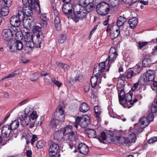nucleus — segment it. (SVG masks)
Instances as JSON below:
<instances>
[{"instance_id":"f257e3e1","label":"nucleus","mask_w":157,"mask_h":157,"mask_svg":"<svg viewBox=\"0 0 157 157\" xmlns=\"http://www.w3.org/2000/svg\"><path fill=\"white\" fill-rule=\"evenodd\" d=\"M120 91V93H118L119 101L120 104L124 107L130 108L135 102L137 101V99L136 98L133 100H132L133 94L131 92L125 94L123 87L122 89H121Z\"/></svg>"},{"instance_id":"f03ea898","label":"nucleus","mask_w":157,"mask_h":157,"mask_svg":"<svg viewBox=\"0 0 157 157\" xmlns=\"http://www.w3.org/2000/svg\"><path fill=\"white\" fill-rule=\"evenodd\" d=\"M87 14L85 7L76 5L73 8V15H72V19L76 22L78 21L80 19L86 17Z\"/></svg>"},{"instance_id":"7ed1b4c3","label":"nucleus","mask_w":157,"mask_h":157,"mask_svg":"<svg viewBox=\"0 0 157 157\" xmlns=\"http://www.w3.org/2000/svg\"><path fill=\"white\" fill-rule=\"evenodd\" d=\"M23 35L24 36L25 42L28 43L27 44L28 47L29 48L35 47L37 48L41 47V41H39V40H34L33 35L31 32H25L24 34H23Z\"/></svg>"},{"instance_id":"20e7f679","label":"nucleus","mask_w":157,"mask_h":157,"mask_svg":"<svg viewBox=\"0 0 157 157\" xmlns=\"http://www.w3.org/2000/svg\"><path fill=\"white\" fill-rule=\"evenodd\" d=\"M155 76V70H149L147 71L146 73H144L141 75L139 82L141 84H144L148 82L153 81Z\"/></svg>"},{"instance_id":"39448f33","label":"nucleus","mask_w":157,"mask_h":157,"mask_svg":"<svg viewBox=\"0 0 157 157\" xmlns=\"http://www.w3.org/2000/svg\"><path fill=\"white\" fill-rule=\"evenodd\" d=\"M24 17V15L21 10H19L17 15L12 16L10 18V24L14 27H18L21 22H22Z\"/></svg>"},{"instance_id":"423d86ee","label":"nucleus","mask_w":157,"mask_h":157,"mask_svg":"<svg viewBox=\"0 0 157 157\" xmlns=\"http://www.w3.org/2000/svg\"><path fill=\"white\" fill-rule=\"evenodd\" d=\"M96 9L97 12L99 14L105 15L109 12V8L107 3L102 2L97 5Z\"/></svg>"},{"instance_id":"0eeeda50","label":"nucleus","mask_w":157,"mask_h":157,"mask_svg":"<svg viewBox=\"0 0 157 157\" xmlns=\"http://www.w3.org/2000/svg\"><path fill=\"white\" fill-rule=\"evenodd\" d=\"M54 116L56 120L61 121H63L65 117L64 107L61 106H59L55 112Z\"/></svg>"},{"instance_id":"6e6552de","label":"nucleus","mask_w":157,"mask_h":157,"mask_svg":"<svg viewBox=\"0 0 157 157\" xmlns=\"http://www.w3.org/2000/svg\"><path fill=\"white\" fill-rule=\"evenodd\" d=\"M72 5L71 3H64L62 7V11L67 15V17L72 19L73 12H72Z\"/></svg>"},{"instance_id":"1a4fd4ad","label":"nucleus","mask_w":157,"mask_h":157,"mask_svg":"<svg viewBox=\"0 0 157 157\" xmlns=\"http://www.w3.org/2000/svg\"><path fill=\"white\" fill-rule=\"evenodd\" d=\"M33 27L32 29L33 33V35L34 37V39L39 40V41H43V40H42V37L43 38V36L42 35H40V33H41L40 32L41 30V27L36 25L33 26Z\"/></svg>"},{"instance_id":"9d476101","label":"nucleus","mask_w":157,"mask_h":157,"mask_svg":"<svg viewBox=\"0 0 157 157\" xmlns=\"http://www.w3.org/2000/svg\"><path fill=\"white\" fill-rule=\"evenodd\" d=\"M12 31L10 29H5L3 30L2 36V39L6 41H10L12 38Z\"/></svg>"},{"instance_id":"9b49d317","label":"nucleus","mask_w":157,"mask_h":157,"mask_svg":"<svg viewBox=\"0 0 157 157\" xmlns=\"http://www.w3.org/2000/svg\"><path fill=\"white\" fill-rule=\"evenodd\" d=\"M86 117L85 116L82 117H77V121H78V122H80L79 125L83 128H86L90 124L89 117L87 116Z\"/></svg>"},{"instance_id":"f8f14e48","label":"nucleus","mask_w":157,"mask_h":157,"mask_svg":"<svg viewBox=\"0 0 157 157\" xmlns=\"http://www.w3.org/2000/svg\"><path fill=\"white\" fill-rule=\"evenodd\" d=\"M59 151V147L58 144L53 143L50 146L49 149V153L50 155L55 156Z\"/></svg>"},{"instance_id":"ddd939ff","label":"nucleus","mask_w":157,"mask_h":157,"mask_svg":"<svg viewBox=\"0 0 157 157\" xmlns=\"http://www.w3.org/2000/svg\"><path fill=\"white\" fill-rule=\"evenodd\" d=\"M26 19H25V17H23L22 22L24 26L31 28L34 25L35 22L34 18L31 16H27Z\"/></svg>"},{"instance_id":"4468645a","label":"nucleus","mask_w":157,"mask_h":157,"mask_svg":"<svg viewBox=\"0 0 157 157\" xmlns=\"http://www.w3.org/2000/svg\"><path fill=\"white\" fill-rule=\"evenodd\" d=\"M100 74L96 73L94 76H93L90 78V83L92 87L94 88L101 82L100 81Z\"/></svg>"},{"instance_id":"2eb2a0df","label":"nucleus","mask_w":157,"mask_h":157,"mask_svg":"<svg viewBox=\"0 0 157 157\" xmlns=\"http://www.w3.org/2000/svg\"><path fill=\"white\" fill-rule=\"evenodd\" d=\"M24 6L22 7V11L24 16L25 14L27 16H31L33 14L32 7L27 4H23Z\"/></svg>"},{"instance_id":"dca6fc26","label":"nucleus","mask_w":157,"mask_h":157,"mask_svg":"<svg viewBox=\"0 0 157 157\" xmlns=\"http://www.w3.org/2000/svg\"><path fill=\"white\" fill-rule=\"evenodd\" d=\"M12 129L10 128V125L6 124L4 125L1 130V132L3 137L7 138L8 137L11 132Z\"/></svg>"},{"instance_id":"f3484780","label":"nucleus","mask_w":157,"mask_h":157,"mask_svg":"<svg viewBox=\"0 0 157 157\" xmlns=\"http://www.w3.org/2000/svg\"><path fill=\"white\" fill-rule=\"evenodd\" d=\"M22 2L23 4H27L29 5L30 4L33 6L34 7H38L39 10L37 13H39L40 12V5L38 0H23Z\"/></svg>"},{"instance_id":"a211bd4d","label":"nucleus","mask_w":157,"mask_h":157,"mask_svg":"<svg viewBox=\"0 0 157 157\" xmlns=\"http://www.w3.org/2000/svg\"><path fill=\"white\" fill-rule=\"evenodd\" d=\"M37 117V113L35 111H33V113L30 114V117H24L23 118L22 116L21 118V117H20V120L21 121V124L22 125H25V124L24 123V122H26L25 121V119L28 120V121L29 122V120H30V118L33 120H34L35 119H36Z\"/></svg>"},{"instance_id":"6ab92c4d","label":"nucleus","mask_w":157,"mask_h":157,"mask_svg":"<svg viewBox=\"0 0 157 157\" xmlns=\"http://www.w3.org/2000/svg\"><path fill=\"white\" fill-rule=\"evenodd\" d=\"M117 53L114 54H109V57L106 59V63L107 64V66H108L109 68L106 70L107 71H108L109 69V67L110 66V63L114 62L117 56Z\"/></svg>"},{"instance_id":"aec40b11","label":"nucleus","mask_w":157,"mask_h":157,"mask_svg":"<svg viewBox=\"0 0 157 157\" xmlns=\"http://www.w3.org/2000/svg\"><path fill=\"white\" fill-rule=\"evenodd\" d=\"M78 149L80 153L84 155H87L89 151L88 146L83 143H81L79 144Z\"/></svg>"},{"instance_id":"412c9836","label":"nucleus","mask_w":157,"mask_h":157,"mask_svg":"<svg viewBox=\"0 0 157 157\" xmlns=\"http://www.w3.org/2000/svg\"><path fill=\"white\" fill-rule=\"evenodd\" d=\"M116 141L118 144L126 146H130L128 144V141L127 138H125L122 136H116Z\"/></svg>"},{"instance_id":"4be33fe9","label":"nucleus","mask_w":157,"mask_h":157,"mask_svg":"<svg viewBox=\"0 0 157 157\" xmlns=\"http://www.w3.org/2000/svg\"><path fill=\"white\" fill-rule=\"evenodd\" d=\"M94 110L95 113L94 116L96 118L97 121L100 122L101 120L100 117L101 113V109L99 106L97 105L94 106Z\"/></svg>"},{"instance_id":"5701e85b","label":"nucleus","mask_w":157,"mask_h":157,"mask_svg":"<svg viewBox=\"0 0 157 157\" xmlns=\"http://www.w3.org/2000/svg\"><path fill=\"white\" fill-rule=\"evenodd\" d=\"M85 132L90 138H97V137L96 132L93 129L87 128L85 130Z\"/></svg>"},{"instance_id":"b1692460","label":"nucleus","mask_w":157,"mask_h":157,"mask_svg":"<svg viewBox=\"0 0 157 157\" xmlns=\"http://www.w3.org/2000/svg\"><path fill=\"white\" fill-rule=\"evenodd\" d=\"M128 22L130 27L132 29H134L138 24L137 20L135 17L130 19Z\"/></svg>"},{"instance_id":"393cba45","label":"nucleus","mask_w":157,"mask_h":157,"mask_svg":"<svg viewBox=\"0 0 157 157\" xmlns=\"http://www.w3.org/2000/svg\"><path fill=\"white\" fill-rule=\"evenodd\" d=\"M89 109V106L86 103L84 102L80 105L79 110V111L83 113H85Z\"/></svg>"},{"instance_id":"a878e982","label":"nucleus","mask_w":157,"mask_h":157,"mask_svg":"<svg viewBox=\"0 0 157 157\" xmlns=\"http://www.w3.org/2000/svg\"><path fill=\"white\" fill-rule=\"evenodd\" d=\"M139 122L140 125H144V128L150 124L148 120L145 117L140 118L139 120Z\"/></svg>"},{"instance_id":"bb28decb","label":"nucleus","mask_w":157,"mask_h":157,"mask_svg":"<svg viewBox=\"0 0 157 157\" xmlns=\"http://www.w3.org/2000/svg\"><path fill=\"white\" fill-rule=\"evenodd\" d=\"M120 30L119 28L118 29H116L115 31H113L110 33V37L112 39L114 40L117 37L120 35Z\"/></svg>"},{"instance_id":"cd10ccee","label":"nucleus","mask_w":157,"mask_h":157,"mask_svg":"<svg viewBox=\"0 0 157 157\" xmlns=\"http://www.w3.org/2000/svg\"><path fill=\"white\" fill-rule=\"evenodd\" d=\"M106 64L107 65L106 61L105 62L100 63L99 64L98 72L97 74H100V73L103 72L105 69Z\"/></svg>"},{"instance_id":"c85d7f7f","label":"nucleus","mask_w":157,"mask_h":157,"mask_svg":"<svg viewBox=\"0 0 157 157\" xmlns=\"http://www.w3.org/2000/svg\"><path fill=\"white\" fill-rule=\"evenodd\" d=\"M19 125V122L18 120H15L13 121L10 124V127L12 130L17 129Z\"/></svg>"},{"instance_id":"c756f323","label":"nucleus","mask_w":157,"mask_h":157,"mask_svg":"<svg viewBox=\"0 0 157 157\" xmlns=\"http://www.w3.org/2000/svg\"><path fill=\"white\" fill-rule=\"evenodd\" d=\"M67 136V139L71 142L75 141L76 137V133L72 131L68 134Z\"/></svg>"},{"instance_id":"7c9ffc66","label":"nucleus","mask_w":157,"mask_h":157,"mask_svg":"<svg viewBox=\"0 0 157 157\" xmlns=\"http://www.w3.org/2000/svg\"><path fill=\"white\" fill-rule=\"evenodd\" d=\"M126 21V19L124 17L121 16L117 20V24L118 26L121 27L123 25Z\"/></svg>"},{"instance_id":"2f4dec72","label":"nucleus","mask_w":157,"mask_h":157,"mask_svg":"<svg viewBox=\"0 0 157 157\" xmlns=\"http://www.w3.org/2000/svg\"><path fill=\"white\" fill-rule=\"evenodd\" d=\"M136 138V135L135 133H132L130 134L128 138H127L128 141V144L130 146L131 144L133 142L134 143L135 141Z\"/></svg>"},{"instance_id":"473e14b6","label":"nucleus","mask_w":157,"mask_h":157,"mask_svg":"<svg viewBox=\"0 0 157 157\" xmlns=\"http://www.w3.org/2000/svg\"><path fill=\"white\" fill-rule=\"evenodd\" d=\"M60 21L59 17H56L54 19V23L55 27L57 30L60 29Z\"/></svg>"},{"instance_id":"72a5a7b5","label":"nucleus","mask_w":157,"mask_h":157,"mask_svg":"<svg viewBox=\"0 0 157 157\" xmlns=\"http://www.w3.org/2000/svg\"><path fill=\"white\" fill-rule=\"evenodd\" d=\"M14 47L16 50H21L23 48V45L22 42L20 40H17L14 43Z\"/></svg>"},{"instance_id":"f704fd0d","label":"nucleus","mask_w":157,"mask_h":157,"mask_svg":"<svg viewBox=\"0 0 157 157\" xmlns=\"http://www.w3.org/2000/svg\"><path fill=\"white\" fill-rule=\"evenodd\" d=\"M143 65L145 67H148L150 66L151 63V60L149 58H144L142 61Z\"/></svg>"},{"instance_id":"c9c22d12","label":"nucleus","mask_w":157,"mask_h":157,"mask_svg":"<svg viewBox=\"0 0 157 157\" xmlns=\"http://www.w3.org/2000/svg\"><path fill=\"white\" fill-rule=\"evenodd\" d=\"M72 128V126L68 125L64 129L63 134L65 135H67L71 132V129Z\"/></svg>"},{"instance_id":"e433bc0d","label":"nucleus","mask_w":157,"mask_h":157,"mask_svg":"<svg viewBox=\"0 0 157 157\" xmlns=\"http://www.w3.org/2000/svg\"><path fill=\"white\" fill-rule=\"evenodd\" d=\"M97 138L100 142L105 140L106 138V135L105 132H102L100 136H97Z\"/></svg>"},{"instance_id":"4c0bfd02","label":"nucleus","mask_w":157,"mask_h":157,"mask_svg":"<svg viewBox=\"0 0 157 157\" xmlns=\"http://www.w3.org/2000/svg\"><path fill=\"white\" fill-rule=\"evenodd\" d=\"M86 6V7L85 8L87 13L88 12L91 11L94 8V5L92 3L88 4Z\"/></svg>"},{"instance_id":"58836bf2","label":"nucleus","mask_w":157,"mask_h":157,"mask_svg":"<svg viewBox=\"0 0 157 157\" xmlns=\"http://www.w3.org/2000/svg\"><path fill=\"white\" fill-rule=\"evenodd\" d=\"M142 70V68L140 67L138 65H136L134 67L133 69V71L135 75L139 74L141 71Z\"/></svg>"},{"instance_id":"ea45409f","label":"nucleus","mask_w":157,"mask_h":157,"mask_svg":"<svg viewBox=\"0 0 157 157\" xmlns=\"http://www.w3.org/2000/svg\"><path fill=\"white\" fill-rule=\"evenodd\" d=\"M45 142L44 140L38 141L37 143L36 147L38 149H41L44 146Z\"/></svg>"},{"instance_id":"a19ab883","label":"nucleus","mask_w":157,"mask_h":157,"mask_svg":"<svg viewBox=\"0 0 157 157\" xmlns=\"http://www.w3.org/2000/svg\"><path fill=\"white\" fill-rule=\"evenodd\" d=\"M67 36L65 35L60 34L59 37L58 41L60 44L63 43L66 40Z\"/></svg>"},{"instance_id":"79ce46f5","label":"nucleus","mask_w":157,"mask_h":157,"mask_svg":"<svg viewBox=\"0 0 157 157\" xmlns=\"http://www.w3.org/2000/svg\"><path fill=\"white\" fill-rule=\"evenodd\" d=\"M18 74V71H15L14 72L11 73L10 74H9L8 75L5 77L3 79L7 78H10L16 77L17 76Z\"/></svg>"},{"instance_id":"37998d69","label":"nucleus","mask_w":157,"mask_h":157,"mask_svg":"<svg viewBox=\"0 0 157 157\" xmlns=\"http://www.w3.org/2000/svg\"><path fill=\"white\" fill-rule=\"evenodd\" d=\"M9 11L8 8H2L0 10V15L1 14L3 16H5L8 14Z\"/></svg>"},{"instance_id":"c03bdc74","label":"nucleus","mask_w":157,"mask_h":157,"mask_svg":"<svg viewBox=\"0 0 157 157\" xmlns=\"http://www.w3.org/2000/svg\"><path fill=\"white\" fill-rule=\"evenodd\" d=\"M12 0H0V2L4 3L6 7L8 8L10 7L11 4Z\"/></svg>"},{"instance_id":"a18cd8bd","label":"nucleus","mask_w":157,"mask_h":157,"mask_svg":"<svg viewBox=\"0 0 157 157\" xmlns=\"http://www.w3.org/2000/svg\"><path fill=\"white\" fill-rule=\"evenodd\" d=\"M134 6H136L137 5H139L140 4H143L144 5H146L148 4V2L147 1H144L142 0H139V1H136L134 2Z\"/></svg>"},{"instance_id":"49530a36","label":"nucleus","mask_w":157,"mask_h":157,"mask_svg":"<svg viewBox=\"0 0 157 157\" xmlns=\"http://www.w3.org/2000/svg\"><path fill=\"white\" fill-rule=\"evenodd\" d=\"M38 78V75L37 73H33L30 75V79L32 81H36Z\"/></svg>"},{"instance_id":"de8ad7c7","label":"nucleus","mask_w":157,"mask_h":157,"mask_svg":"<svg viewBox=\"0 0 157 157\" xmlns=\"http://www.w3.org/2000/svg\"><path fill=\"white\" fill-rule=\"evenodd\" d=\"M88 0H79L78 4L77 5H80V6H85L88 4Z\"/></svg>"},{"instance_id":"09e8293b","label":"nucleus","mask_w":157,"mask_h":157,"mask_svg":"<svg viewBox=\"0 0 157 157\" xmlns=\"http://www.w3.org/2000/svg\"><path fill=\"white\" fill-rule=\"evenodd\" d=\"M135 93H136V94H137V93H138V94L135 96V98H134L136 99L137 100L138 99L140 100L143 98V96L140 94L141 93L140 91H138V90H136L135 91Z\"/></svg>"},{"instance_id":"8fccbe9b","label":"nucleus","mask_w":157,"mask_h":157,"mask_svg":"<svg viewBox=\"0 0 157 157\" xmlns=\"http://www.w3.org/2000/svg\"><path fill=\"white\" fill-rule=\"evenodd\" d=\"M149 108L151 109L152 113H155L157 110V105L152 104L151 107H149Z\"/></svg>"},{"instance_id":"3c124183","label":"nucleus","mask_w":157,"mask_h":157,"mask_svg":"<svg viewBox=\"0 0 157 157\" xmlns=\"http://www.w3.org/2000/svg\"><path fill=\"white\" fill-rule=\"evenodd\" d=\"M118 0H109V3L113 7L116 6L118 4Z\"/></svg>"},{"instance_id":"603ef678","label":"nucleus","mask_w":157,"mask_h":157,"mask_svg":"<svg viewBox=\"0 0 157 157\" xmlns=\"http://www.w3.org/2000/svg\"><path fill=\"white\" fill-rule=\"evenodd\" d=\"M146 117L147 119L150 123V122L153 121L154 118V115L152 113H149L147 117Z\"/></svg>"},{"instance_id":"864d4df0","label":"nucleus","mask_w":157,"mask_h":157,"mask_svg":"<svg viewBox=\"0 0 157 157\" xmlns=\"http://www.w3.org/2000/svg\"><path fill=\"white\" fill-rule=\"evenodd\" d=\"M135 75L133 71L132 70H130L128 71L126 75V76L128 78H131L132 76Z\"/></svg>"},{"instance_id":"5fc2aeb1","label":"nucleus","mask_w":157,"mask_h":157,"mask_svg":"<svg viewBox=\"0 0 157 157\" xmlns=\"http://www.w3.org/2000/svg\"><path fill=\"white\" fill-rule=\"evenodd\" d=\"M44 118V116H41L40 117V121H38V122L37 121V120H36L35 121V123H36V124H37L38 125H40L42 124V121H43Z\"/></svg>"},{"instance_id":"6e6d98bb","label":"nucleus","mask_w":157,"mask_h":157,"mask_svg":"<svg viewBox=\"0 0 157 157\" xmlns=\"http://www.w3.org/2000/svg\"><path fill=\"white\" fill-rule=\"evenodd\" d=\"M61 134V133L59 131L56 132L54 134V137L57 139V140L62 138L61 137H60V134Z\"/></svg>"},{"instance_id":"4d7b16f0","label":"nucleus","mask_w":157,"mask_h":157,"mask_svg":"<svg viewBox=\"0 0 157 157\" xmlns=\"http://www.w3.org/2000/svg\"><path fill=\"white\" fill-rule=\"evenodd\" d=\"M37 140V136L36 135H34L32 137L31 139V144L33 145L35 141Z\"/></svg>"},{"instance_id":"13d9d810","label":"nucleus","mask_w":157,"mask_h":157,"mask_svg":"<svg viewBox=\"0 0 157 157\" xmlns=\"http://www.w3.org/2000/svg\"><path fill=\"white\" fill-rule=\"evenodd\" d=\"M148 42H141L140 41L139 42L138 44L139 47L140 48H142L143 47L147 44Z\"/></svg>"},{"instance_id":"bf43d9fd","label":"nucleus","mask_w":157,"mask_h":157,"mask_svg":"<svg viewBox=\"0 0 157 157\" xmlns=\"http://www.w3.org/2000/svg\"><path fill=\"white\" fill-rule=\"evenodd\" d=\"M157 141V137H154L151 138L148 140V143L149 144H152Z\"/></svg>"},{"instance_id":"052dcab7","label":"nucleus","mask_w":157,"mask_h":157,"mask_svg":"<svg viewBox=\"0 0 157 157\" xmlns=\"http://www.w3.org/2000/svg\"><path fill=\"white\" fill-rule=\"evenodd\" d=\"M40 22V25L42 27L44 28L47 26V22L46 20H45V21H41Z\"/></svg>"},{"instance_id":"680f3d73","label":"nucleus","mask_w":157,"mask_h":157,"mask_svg":"<svg viewBox=\"0 0 157 157\" xmlns=\"http://www.w3.org/2000/svg\"><path fill=\"white\" fill-rule=\"evenodd\" d=\"M124 3L126 4H128L130 5L134 6L133 2H132V0H122Z\"/></svg>"},{"instance_id":"e2e57ef3","label":"nucleus","mask_w":157,"mask_h":157,"mask_svg":"<svg viewBox=\"0 0 157 157\" xmlns=\"http://www.w3.org/2000/svg\"><path fill=\"white\" fill-rule=\"evenodd\" d=\"M117 53L116 49L114 47H111L109 51V54Z\"/></svg>"},{"instance_id":"0e129e2a","label":"nucleus","mask_w":157,"mask_h":157,"mask_svg":"<svg viewBox=\"0 0 157 157\" xmlns=\"http://www.w3.org/2000/svg\"><path fill=\"white\" fill-rule=\"evenodd\" d=\"M40 19L41 21H44L47 20V17L46 16V14H43L41 15L40 17Z\"/></svg>"},{"instance_id":"69168bd1","label":"nucleus","mask_w":157,"mask_h":157,"mask_svg":"<svg viewBox=\"0 0 157 157\" xmlns=\"http://www.w3.org/2000/svg\"><path fill=\"white\" fill-rule=\"evenodd\" d=\"M139 86V83H135L133 85V86L132 87V91H134L137 88V87Z\"/></svg>"},{"instance_id":"338daca9","label":"nucleus","mask_w":157,"mask_h":157,"mask_svg":"<svg viewBox=\"0 0 157 157\" xmlns=\"http://www.w3.org/2000/svg\"><path fill=\"white\" fill-rule=\"evenodd\" d=\"M27 157H32V152L30 150H28L26 151Z\"/></svg>"},{"instance_id":"774afa93","label":"nucleus","mask_w":157,"mask_h":157,"mask_svg":"<svg viewBox=\"0 0 157 157\" xmlns=\"http://www.w3.org/2000/svg\"><path fill=\"white\" fill-rule=\"evenodd\" d=\"M151 82H152L151 83H152L151 85V87L157 88V81H153Z\"/></svg>"}]
</instances>
